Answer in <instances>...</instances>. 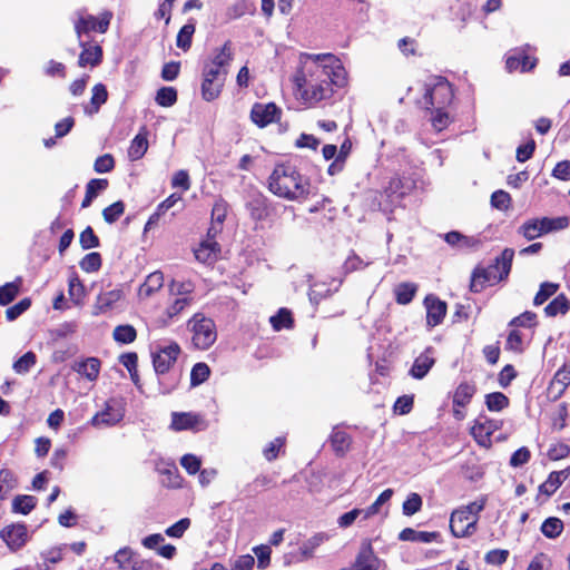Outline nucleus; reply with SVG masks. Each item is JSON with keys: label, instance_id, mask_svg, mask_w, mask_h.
<instances>
[{"label": "nucleus", "instance_id": "nucleus-1", "mask_svg": "<svg viewBox=\"0 0 570 570\" xmlns=\"http://www.w3.org/2000/svg\"><path fill=\"white\" fill-rule=\"evenodd\" d=\"M293 82L297 97L307 107L331 99L334 88L347 83V72L341 60L332 53H301L299 67Z\"/></svg>", "mask_w": 570, "mask_h": 570}, {"label": "nucleus", "instance_id": "nucleus-2", "mask_svg": "<svg viewBox=\"0 0 570 570\" xmlns=\"http://www.w3.org/2000/svg\"><path fill=\"white\" fill-rule=\"evenodd\" d=\"M309 187V179L288 163L277 164L268 178L269 191L287 200L301 202L306 199Z\"/></svg>", "mask_w": 570, "mask_h": 570}, {"label": "nucleus", "instance_id": "nucleus-3", "mask_svg": "<svg viewBox=\"0 0 570 570\" xmlns=\"http://www.w3.org/2000/svg\"><path fill=\"white\" fill-rule=\"evenodd\" d=\"M514 250L504 248L494 263L488 267L476 266L471 274L470 291L480 293L487 286H492L505 279L511 272Z\"/></svg>", "mask_w": 570, "mask_h": 570}, {"label": "nucleus", "instance_id": "nucleus-4", "mask_svg": "<svg viewBox=\"0 0 570 570\" xmlns=\"http://www.w3.org/2000/svg\"><path fill=\"white\" fill-rule=\"evenodd\" d=\"M488 498L482 495L480 499L452 511L450 530L454 538H468L476 532L480 513L484 510Z\"/></svg>", "mask_w": 570, "mask_h": 570}, {"label": "nucleus", "instance_id": "nucleus-5", "mask_svg": "<svg viewBox=\"0 0 570 570\" xmlns=\"http://www.w3.org/2000/svg\"><path fill=\"white\" fill-rule=\"evenodd\" d=\"M191 332V344L200 351L208 350L217 340V328L214 320L203 313L194 314L187 322Z\"/></svg>", "mask_w": 570, "mask_h": 570}, {"label": "nucleus", "instance_id": "nucleus-6", "mask_svg": "<svg viewBox=\"0 0 570 570\" xmlns=\"http://www.w3.org/2000/svg\"><path fill=\"white\" fill-rule=\"evenodd\" d=\"M454 98L452 85L443 77H439L436 82L425 89L423 104L425 109H441L450 106Z\"/></svg>", "mask_w": 570, "mask_h": 570}, {"label": "nucleus", "instance_id": "nucleus-7", "mask_svg": "<svg viewBox=\"0 0 570 570\" xmlns=\"http://www.w3.org/2000/svg\"><path fill=\"white\" fill-rule=\"evenodd\" d=\"M502 428V421L493 420L487 415H479L470 429V434L478 445L490 449L492 446V435Z\"/></svg>", "mask_w": 570, "mask_h": 570}, {"label": "nucleus", "instance_id": "nucleus-8", "mask_svg": "<svg viewBox=\"0 0 570 570\" xmlns=\"http://www.w3.org/2000/svg\"><path fill=\"white\" fill-rule=\"evenodd\" d=\"M245 207L254 222L272 220L276 216V207L261 193L252 195Z\"/></svg>", "mask_w": 570, "mask_h": 570}, {"label": "nucleus", "instance_id": "nucleus-9", "mask_svg": "<svg viewBox=\"0 0 570 570\" xmlns=\"http://www.w3.org/2000/svg\"><path fill=\"white\" fill-rule=\"evenodd\" d=\"M111 18L112 13L110 11L102 12L100 17H95L92 14L79 17L78 20L75 21V32L77 38L80 39L82 35H87L89 32H107Z\"/></svg>", "mask_w": 570, "mask_h": 570}, {"label": "nucleus", "instance_id": "nucleus-10", "mask_svg": "<svg viewBox=\"0 0 570 570\" xmlns=\"http://www.w3.org/2000/svg\"><path fill=\"white\" fill-rule=\"evenodd\" d=\"M181 350L177 342H171L169 345L159 347L151 354L154 370L158 375L169 372L175 365Z\"/></svg>", "mask_w": 570, "mask_h": 570}, {"label": "nucleus", "instance_id": "nucleus-11", "mask_svg": "<svg viewBox=\"0 0 570 570\" xmlns=\"http://www.w3.org/2000/svg\"><path fill=\"white\" fill-rule=\"evenodd\" d=\"M475 393L476 385L472 382H461L456 386L452 399V413L455 420L462 421L465 419L464 409L471 403Z\"/></svg>", "mask_w": 570, "mask_h": 570}, {"label": "nucleus", "instance_id": "nucleus-12", "mask_svg": "<svg viewBox=\"0 0 570 570\" xmlns=\"http://www.w3.org/2000/svg\"><path fill=\"white\" fill-rule=\"evenodd\" d=\"M218 230L215 226H212L207 232V239L203 240L197 248L194 249L195 258L207 265H213L219 258L222 248L220 245L215 240V236Z\"/></svg>", "mask_w": 570, "mask_h": 570}, {"label": "nucleus", "instance_id": "nucleus-13", "mask_svg": "<svg viewBox=\"0 0 570 570\" xmlns=\"http://www.w3.org/2000/svg\"><path fill=\"white\" fill-rule=\"evenodd\" d=\"M282 110L274 102H255L250 109V119L259 128H264L281 118Z\"/></svg>", "mask_w": 570, "mask_h": 570}, {"label": "nucleus", "instance_id": "nucleus-14", "mask_svg": "<svg viewBox=\"0 0 570 570\" xmlns=\"http://www.w3.org/2000/svg\"><path fill=\"white\" fill-rule=\"evenodd\" d=\"M125 416V409L115 400L106 402L104 410L97 412L90 423L94 426H112L119 423Z\"/></svg>", "mask_w": 570, "mask_h": 570}, {"label": "nucleus", "instance_id": "nucleus-15", "mask_svg": "<svg viewBox=\"0 0 570 570\" xmlns=\"http://www.w3.org/2000/svg\"><path fill=\"white\" fill-rule=\"evenodd\" d=\"M0 538L6 542L10 551L20 550L28 541V529L24 523H13L0 531Z\"/></svg>", "mask_w": 570, "mask_h": 570}, {"label": "nucleus", "instance_id": "nucleus-16", "mask_svg": "<svg viewBox=\"0 0 570 570\" xmlns=\"http://www.w3.org/2000/svg\"><path fill=\"white\" fill-rule=\"evenodd\" d=\"M424 305L426 308V326L433 328L440 325L446 315V303L438 296L430 294L424 298Z\"/></svg>", "mask_w": 570, "mask_h": 570}, {"label": "nucleus", "instance_id": "nucleus-17", "mask_svg": "<svg viewBox=\"0 0 570 570\" xmlns=\"http://www.w3.org/2000/svg\"><path fill=\"white\" fill-rule=\"evenodd\" d=\"M79 46L81 47V52L78 58L79 67L85 68L90 66L95 68L102 62L104 51L101 46L85 41H79Z\"/></svg>", "mask_w": 570, "mask_h": 570}, {"label": "nucleus", "instance_id": "nucleus-18", "mask_svg": "<svg viewBox=\"0 0 570 570\" xmlns=\"http://www.w3.org/2000/svg\"><path fill=\"white\" fill-rule=\"evenodd\" d=\"M433 352V347L429 346L414 360L413 365L409 371V374L413 379L422 380L434 366L435 358L432 356Z\"/></svg>", "mask_w": 570, "mask_h": 570}, {"label": "nucleus", "instance_id": "nucleus-19", "mask_svg": "<svg viewBox=\"0 0 570 570\" xmlns=\"http://www.w3.org/2000/svg\"><path fill=\"white\" fill-rule=\"evenodd\" d=\"M122 295L124 293L120 288H115L111 291L100 293L94 306L95 314L98 315L112 309L115 304L122 298Z\"/></svg>", "mask_w": 570, "mask_h": 570}, {"label": "nucleus", "instance_id": "nucleus-20", "mask_svg": "<svg viewBox=\"0 0 570 570\" xmlns=\"http://www.w3.org/2000/svg\"><path fill=\"white\" fill-rule=\"evenodd\" d=\"M224 87L225 83L213 78L202 76L200 95L205 101L210 102L218 99Z\"/></svg>", "mask_w": 570, "mask_h": 570}, {"label": "nucleus", "instance_id": "nucleus-21", "mask_svg": "<svg viewBox=\"0 0 570 570\" xmlns=\"http://www.w3.org/2000/svg\"><path fill=\"white\" fill-rule=\"evenodd\" d=\"M330 442L335 454L342 458L351 449L352 436L345 431L335 430L331 434Z\"/></svg>", "mask_w": 570, "mask_h": 570}, {"label": "nucleus", "instance_id": "nucleus-22", "mask_svg": "<svg viewBox=\"0 0 570 570\" xmlns=\"http://www.w3.org/2000/svg\"><path fill=\"white\" fill-rule=\"evenodd\" d=\"M440 537V533L436 531H416L412 528H405L399 533V539L401 541H411V542H423L430 543L436 541Z\"/></svg>", "mask_w": 570, "mask_h": 570}, {"label": "nucleus", "instance_id": "nucleus-23", "mask_svg": "<svg viewBox=\"0 0 570 570\" xmlns=\"http://www.w3.org/2000/svg\"><path fill=\"white\" fill-rule=\"evenodd\" d=\"M568 475L569 471L567 470L551 472L547 480L540 484L539 492L547 497L552 495L560 488Z\"/></svg>", "mask_w": 570, "mask_h": 570}, {"label": "nucleus", "instance_id": "nucleus-24", "mask_svg": "<svg viewBox=\"0 0 570 570\" xmlns=\"http://www.w3.org/2000/svg\"><path fill=\"white\" fill-rule=\"evenodd\" d=\"M148 132H139L137 134L134 139L130 141V145L128 147V158L131 161H137L141 159L145 154L148 150Z\"/></svg>", "mask_w": 570, "mask_h": 570}, {"label": "nucleus", "instance_id": "nucleus-25", "mask_svg": "<svg viewBox=\"0 0 570 570\" xmlns=\"http://www.w3.org/2000/svg\"><path fill=\"white\" fill-rule=\"evenodd\" d=\"M233 58V43L230 40H226L219 49L215 50L214 57L208 62L222 69L228 70Z\"/></svg>", "mask_w": 570, "mask_h": 570}, {"label": "nucleus", "instance_id": "nucleus-26", "mask_svg": "<svg viewBox=\"0 0 570 570\" xmlns=\"http://www.w3.org/2000/svg\"><path fill=\"white\" fill-rule=\"evenodd\" d=\"M22 286V277L18 276L14 281L0 286V306H7L19 295Z\"/></svg>", "mask_w": 570, "mask_h": 570}, {"label": "nucleus", "instance_id": "nucleus-27", "mask_svg": "<svg viewBox=\"0 0 570 570\" xmlns=\"http://www.w3.org/2000/svg\"><path fill=\"white\" fill-rule=\"evenodd\" d=\"M101 367V362L97 357H88L82 362H79L75 366V371H77L80 375L85 376L89 381H95L99 376Z\"/></svg>", "mask_w": 570, "mask_h": 570}, {"label": "nucleus", "instance_id": "nucleus-28", "mask_svg": "<svg viewBox=\"0 0 570 570\" xmlns=\"http://www.w3.org/2000/svg\"><path fill=\"white\" fill-rule=\"evenodd\" d=\"M417 292V285L411 282H403L395 286L394 296L395 302L400 305L410 304L415 297Z\"/></svg>", "mask_w": 570, "mask_h": 570}, {"label": "nucleus", "instance_id": "nucleus-29", "mask_svg": "<svg viewBox=\"0 0 570 570\" xmlns=\"http://www.w3.org/2000/svg\"><path fill=\"white\" fill-rule=\"evenodd\" d=\"M535 59H532L525 53L518 56H510L507 58L505 66L509 71L520 70L522 72L530 71L535 66Z\"/></svg>", "mask_w": 570, "mask_h": 570}, {"label": "nucleus", "instance_id": "nucleus-30", "mask_svg": "<svg viewBox=\"0 0 570 570\" xmlns=\"http://www.w3.org/2000/svg\"><path fill=\"white\" fill-rule=\"evenodd\" d=\"M200 422V416L193 413H173L171 426L176 431L195 428Z\"/></svg>", "mask_w": 570, "mask_h": 570}, {"label": "nucleus", "instance_id": "nucleus-31", "mask_svg": "<svg viewBox=\"0 0 570 570\" xmlns=\"http://www.w3.org/2000/svg\"><path fill=\"white\" fill-rule=\"evenodd\" d=\"M164 285V274L159 271L150 273L139 288V294L150 296Z\"/></svg>", "mask_w": 570, "mask_h": 570}, {"label": "nucleus", "instance_id": "nucleus-32", "mask_svg": "<svg viewBox=\"0 0 570 570\" xmlns=\"http://www.w3.org/2000/svg\"><path fill=\"white\" fill-rule=\"evenodd\" d=\"M570 309V301L562 293L554 297L546 307L544 313L547 316L554 317L559 314L564 315Z\"/></svg>", "mask_w": 570, "mask_h": 570}, {"label": "nucleus", "instance_id": "nucleus-33", "mask_svg": "<svg viewBox=\"0 0 570 570\" xmlns=\"http://www.w3.org/2000/svg\"><path fill=\"white\" fill-rule=\"evenodd\" d=\"M538 223L540 225V229L543 234H548L550 232L561 230L569 226V218L567 216H560L556 218L542 217L538 218Z\"/></svg>", "mask_w": 570, "mask_h": 570}, {"label": "nucleus", "instance_id": "nucleus-34", "mask_svg": "<svg viewBox=\"0 0 570 570\" xmlns=\"http://www.w3.org/2000/svg\"><path fill=\"white\" fill-rule=\"evenodd\" d=\"M269 322L275 331L288 330L294 325L292 312L285 307L279 308L278 312L269 318Z\"/></svg>", "mask_w": 570, "mask_h": 570}, {"label": "nucleus", "instance_id": "nucleus-35", "mask_svg": "<svg viewBox=\"0 0 570 570\" xmlns=\"http://www.w3.org/2000/svg\"><path fill=\"white\" fill-rule=\"evenodd\" d=\"M540 529L544 537L556 539L563 531V522L559 518L549 517L542 522Z\"/></svg>", "mask_w": 570, "mask_h": 570}, {"label": "nucleus", "instance_id": "nucleus-36", "mask_svg": "<svg viewBox=\"0 0 570 570\" xmlns=\"http://www.w3.org/2000/svg\"><path fill=\"white\" fill-rule=\"evenodd\" d=\"M509 404V397L502 392H492L485 395V405L491 412H500L508 407Z\"/></svg>", "mask_w": 570, "mask_h": 570}, {"label": "nucleus", "instance_id": "nucleus-37", "mask_svg": "<svg viewBox=\"0 0 570 570\" xmlns=\"http://www.w3.org/2000/svg\"><path fill=\"white\" fill-rule=\"evenodd\" d=\"M196 27L194 22H188L184 24L177 33L176 45L178 48L184 51L189 50L193 42V36L195 33Z\"/></svg>", "mask_w": 570, "mask_h": 570}, {"label": "nucleus", "instance_id": "nucleus-38", "mask_svg": "<svg viewBox=\"0 0 570 570\" xmlns=\"http://www.w3.org/2000/svg\"><path fill=\"white\" fill-rule=\"evenodd\" d=\"M112 337L121 344H130L137 338V331L132 325H118L112 332Z\"/></svg>", "mask_w": 570, "mask_h": 570}, {"label": "nucleus", "instance_id": "nucleus-39", "mask_svg": "<svg viewBox=\"0 0 570 570\" xmlns=\"http://www.w3.org/2000/svg\"><path fill=\"white\" fill-rule=\"evenodd\" d=\"M37 505L33 495H17L12 501V510L16 513L29 514Z\"/></svg>", "mask_w": 570, "mask_h": 570}, {"label": "nucleus", "instance_id": "nucleus-40", "mask_svg": "<svg viewBox=\"0 0 570 570\" xmlns=\"http://www.w3.org/2000/svg\"><path fill=\"white\" fill-rule=\"evenodd\" d=\"M92 95L90 99V110L89 114L98 112L100 107L108 99V91L104 83H97L92 87Z\"/></svg>", "mask_w": 570, "mask_h": 570}, {"label": "nucleus", "instance_id": "nucleus-41", "mask_svg": "<svg viewBox=\"0 0 570 570\" xmlns=\"http://www.w3.org/2000/svg\"><path fill=\"white\" fill-rule=\"evenodd\" d=\"M178 95L174 87H161L157 90L155 101L160 107H171L177 102Z\"/></svg>", "mask_w": 570, "mask_h": 570}, {"label": "nucleus", "instance_id": "nucleus-42", "mask_svg": "<svg viewBox=\"0 0 570 570\" xmlns=\"http://www.w3.org/2000/svg\"><path fill=\"white\" fill-rule=\"evenodd\" d=\"M68 293L70 299L76 304L80 303L86 295L85 286L77 273H72V275L69 277Z\"/></svg>", "mask_w": 570, "mask_h": 570}, {"label": "nucleus", "instance_id": "nucleus-43", "mask_svg": "<svg viewBox=\"0 0 570 570\" xmlns=\"http://www.w3.org/2000/svg\"><path fill=\"white\" fill-rule=\"evenodd\" d=\"M37 363V355L32 351L26 352L17 361L13 362L12 368L17 374L28 373Z\"/></svg>", "mask_w": 570, "mask_h": 570}, {"label": "nucleus", "instance_id": "nucleus-44", "mask_svg": "<svg viewBox=\"0 0 570 570\" xmlns=\"http://www.w3.org/2000/svg\"><path fill=\"white\" fill-rule=\"evenodd\" d=\"M126 205L122 200H117L102 209V218L107 224L116 223L125 213Z\"/></svg>", "mask_w": 570, "mask_h": 570}, {"label": "nucleus", "instance_id": "nucleus-45", "mask_svg": "<svg viewBox=\"0 0 570 570\" xmlns=\"http://www.w3.org/2000/svg\"><path fill=\"white\" fill-rule=\"evenodd\" d=\"M209 366L204 362L196 363L190 371V385L198 386L206 382L209 379Z\"/></svg>", "mask_w": 570, "mask_h": 570}, {"label": "nucleus", "instance_id": "nucleus-46", "mask_svg": "<svg viewBox=\"0 0 570 570\" xmlns=\"http://www.w3.org/2000/svg\"><path fill=\"white\" fill-rule=\"evenodd\" d=\"M102 258L100 253L91 252L85 255L79 262L80 268L86 273H95L101 268Z\"/></svg>", "mask_w": 570, "mask_h": 570}, {"label": "nucleus", "instance_id": "nucleus-47", "mask_svg": "<svg viewBox=\"0 0 570 570\" xmlns=\"http://www.w3.org/2000/svg\"><path fill=\"white\" fill-rule=\"evenodd\" d=\"M558 289H559V284H557V283H551V282L542 283L533 298V304L535 306L542 305L551 296H553L558 292Z\"/></svg>", "mask_w": 570, "mask_h": 570}, {"label": "nucleus", "instance_id": "nucleus-48", "mask_svg": "<svg viewBox=\"0 0 570 570\" xmlns=\"http://www.w3.org/2000/svg\"><path fill=\"white\" fill-rule=\"evenodd\" d=\"M445 109L446 108L432 109L433 114L431 117V124L436 131H442L446 129L452 122V118L450 117V114Z\"/></svg>", "mask_w": 570, "mask_h": 570}, {"label": "nucleus", "instance_id": "nucleus-49", "mask_svg": "<svg viewBox=\"0 0 570 570\" xmlns=\"http://www.w3.org/2000/svg\"><path fill=\"white\" fill-rule=\"evenodd\" d=\"M286 443V439L284 436H277L272 442H269L263 450L264 458L272 462L276 460L281 453V451H284Z\"/></svg>", "mask_w": 570, "mask_h": 570}, {"label": "nucleus", "instance_id": "nucleus-50", "mask_svg": "<svg viewBox=\"0 0 570 570\" xmlns=\"http://www.w3.org/2000/svg\"><path fill=\"white\" fill-rule=\"evenodd\" d=\"M518 233L525 239L532 240L542 235L538 218H531L525 220L518 229Z\"/></svg>", "mask_w": 570, "mask_h": 570}, {"label": "nucleus", "instance_id": "nucleus-51", "mask_svg": "<svg viewBox=\"0 0 570 570\" xmlns=\"http://www.w3.org/2000/svg\"><path fill=\"white\" fill-rule=\"evenodd\" d=\"M229 205L228 203L223 198L218 197L212 208V222L213 224H219L223 225L227 214H228Z\"/></svg>", "mask_w": 570, "mask_h": 570}, {"label": "nucleus", "instance_id": "nucleus-52", "mask_svg": "<svg viewBox=\"0 0 570 570\" xmlns=\"http://www.w3.org/2000/svg\"><path fill=\"white\" fill-rule=\"evenodd\" d=\"M17 479L9 469L0 470V500H3L8 492L14 489Z\"/></svg>", "mask_w": 570, "mask_h": 570}, {"label": "nucleus", "instance_id": "nucleus-53", "mask_svg": "<svg viewBox=\"0 0 570 570\" xmlns=\"http://www.w3.org/2000/svg\"><path fill=\"white\" fill-rule=\"evenodd\" d=\"M423 505L422 498L419 493H410L402 504V512L406 517L417 513Z\"/></svg>", "mask_w": 570, "mask_h": 570}, {"label": "nucleus", "instance_id": "nucleus-54", "mask_svg": "<svg viewBox=\"0 0 570 570\" xmlns=\"http://www.w3.org/2000/svg\"><path fill=\"white\" fill-rule=\"evenodd\" d=\"M79 244L82 249H91L100 245V239L92 227L87 226L79 235Z\"/></svg>", "mask_w": 570, "mask_h": 570}, {"label": "nucleus", "instance_id": "nucleus-55", "mask_svg": "<svg viewBox=\"0 0 570 570\" xmlns=\"http://www.w3.org/2000/svg\"><path fill=\"white\" fill-rule=\"evenodd\" d=\"M31 298L24 297L6 309V317L9 322L16 321L20 315L28 311L31 306Z\"/></svg>", "mask_w": 570, "mask_h": 570}, {"label": "nucleus", "instance_id": "nucleus-56", "mask_svg": "<svg viewBox=\"0 0 570 570\" xmlns=\"http://www.w3.org/2000/svg\"><path fill=\"white\" fill-rule=\"evenodd\" d=\"M393 495L392 489H385L377 499L368 505L366 509H363L364 511V520L375 515L380 511V507L387 502Z\"/></svg>", "mask_w": 570, "mask_h": 570}, {"label": "nucleus", "instance_id": "nucleus-57", "mask_svg": "<svg viewBox=\"0 0 570 570\" xmlns=\"http://www.w3.org/2000/svg\"><path fill=\"white\" fill-rule=\"evenodd\" d=\"M193 303L191 296L177 297L167 308L166 315L169 320L178 316L187 306Z\"/></svg>", "mask_w": 570, "mask_h": 570}, {"label": "nucleus", "instance_id": "nucleus-58", "mask_svg": "<svg viewBox=\"0 0 570 570\" xmlns=\"http://www.w3.org/2000/svg\"><path fill=\"white\" fill-rule=\"evenodd\" d=\"M535 325L537 314L530 311L521 313L509 322L511 327H534Z\"/></svg>", "mask_w": 570, "mask_h": 570}, {"label": "nucleus", "instance_id": "nucleus-59", "mask_svg": "<svg viewBox=\"0 0 570 570\" xmlns=\"http://www.w3.org/2000/svg\"><path fill=\"white\" fill-rule=\"evenodd\" d=\"M505 350L514 353L523 352V335L519 330L513 328L510 331L505 342Z\"/></svg>", "mask_w": 570, "mask_h": 570}, {"label": "nucleus", "instance_id": "nucleus-60", "mask_svg": "<svg viewBox=\"0 0 570 570\" xmlns=\"http://www.w3.org/2000/svg\"><path fill=\"white\" fill-rule=\"evenodd\" d=\"M509 556L510 552L507 549H492L485 553L484 561L491 566H502L507 562Z\"/></svg>", "mask_w": 570, "mask_h": 570}, {"label": "nucleus", "instance_id": "nucleus-61", "mask_svg": "<svg viewBox=\"0 0 570 570\" xmlns=\"http://www.w3.org/2000/svg\"><path fill=\"white\" fill-rule=\"evenodd\" d=\"M115 168V158L111 154H104L96 158L94 170L98 174L110 173Z\"/></svg>", "mask_w": 570, "mask_h": 570}, {"label": "nucleus", "instance_id": "nucleus-62", "mask_svg": "<svg viewBox=\"0 0 570 570\" xmlns=\"http://www.w3.org/2000/svg\"><path fill=\"white\" fill-rule=\"evenodd\" d=\"M511 196L509 193L500 189L495 190L491 195V205L492 207L499 209V210H507L511 206Z\"/></svg>", "mask_w": 570, "mask_h": 570}, {"label": "nucleus", "instance_id": "nucleus-63", "mask_svg": "<svg viewBox=\"0 0 570 570\" xmlns=\"http://www.w3.org/2000/svg\"><path fill=\"white\" fill-rule=\"evenodd\" d=\"M385 194L389 197L403 198L405 196L403 179L400 176L392 177L385 187Z\"/></svg>", "mask_w": 570, "mask_h": 570}, {"label": "nucleus", "instance_id": "nucleus-64", "mask_svg": "<svg viewBox=\"0 0 570 570\" xmlns=\"http://www.w3.org/2000/svg\"><path fill=\"white\" fill-rule=\"evenodd\" d=\"M569 416L568 404L562 402L558 405L557 412L552 417V428L561 431L567 426V419Z\"/></svg>", "mask_w": 570, "mask_h": 570}]
</instances>
